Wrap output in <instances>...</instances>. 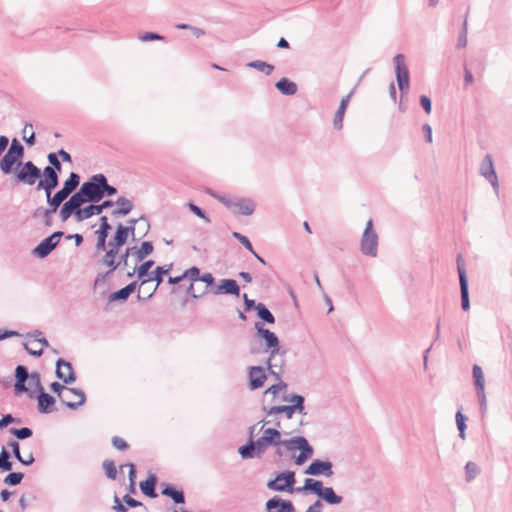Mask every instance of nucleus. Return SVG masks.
<instances>
[{
    "label": "nucleus",
    "mask_w": 512,
    "mask_h": 512,
    "mask_svg": "<svg viewBox=\"0 0 512 512\" xmlns=\"http://www.w3.org/2000/svg\"><path fill=\"white\" fill-rule=\"evenodd\" d=\"M270 421L261 420L249 427L248 442L239 447L243 459L261 458L269 446H284L281 432L277 428H265Z\"/></svg>",
    "instance_id": "f257e3e1"
},
{
    "label": "nucleus",
    "mask_w": 512,
    "mask_h": 512,
    "mask_svg": "<svg viewBox=\"0 0 512 512\" xmlns=\"http://www.w3.org/2000/svg\"><path fill=\"white\" fill-rule=\"evenodd\" d=\"M255 329L257 330V334L264 339L266 349L270 352L267 359L268 370L276 379H280L283 372L284 359H281L279 364L272 363L273 360H276V354L280 351L279 339L274 332L264 328L261 322L255 323Z\"/></svg>",
    "instance_id": "f03ea898"
},
{
    "label": "nucleus",
    "mask_w": 512,
    "mask_h": 512,
    "mask_svg": "<svg viewBox=\"0 0 512 512\" xmlns=\"http://www.w3.org/2000/svg\"><path fill=\"white\" fill-rule=\"evenodd\" d=\"M50 389L57 393L61 402L71 410H76L86 402V395L78 388H66L59 382H53Z\"/></svg>",
    "instance_id": "7ed1b4c3"
},
{
    "label": "nucleus",
    "mask_w": 512,
    "mask_h": 512,
    "mask_svg": "<svg viewBox=\"0 0 512 512\" xmlns=\"http://www.w3.org/2000/svg\"><path fill=\"white\" fill-rule=\"evenodd\" d=\"M24 156V147L17 138L12 139L10 147L6 154L0 160V169L4 174H10L13 171V166L18 165V162Z\"/></svg>",
    "instance_id": "20e7f679"
},
{
    "label": "nucleus",
    "mask_w": 512,
    "mask_h": 512,
    "mask_svg": "<svg viewBox=\"0 0 512 512\" xmlns=\"http://www.w3.org/2000/svg\"><path fill=\"white\" fill-rule=\"evenodd\" d=\"M42 176V171L32 161L18 162L15 178L18 183L34 185Z\"/></svg>",
    "instance_id": "39448f33"
},
{
    "label": "nucleus",
    "mask_w": 512,
    "mask_h": 512,
    "mask_svg": "<svg viewBox=\"0 0 512 512\" xmlns=\"http://www.w3.org/2000/svg\"><path fill=\"white\" fill-rule=\"evenodd\" d=\"M284 447L288 451H294L296 449L300 450V454L295 458V463L297 465L304 464L310 457H312L314 452L312 446L308 443L307 439L302 436L293 437L291 439L285 440Z\"/></svg>",
    "instance_id": "423d86ee"
},
{
    "label": "nucleus",
    "mask_w": 512,
    "mask_h": 512,
    "mask_svg": "<svg viewBox=\"0 0 512 512\" xmlns=\"http://www.w3.org/2000/svg\"><path fill=\"white\" fill-rule=\"evenodd\" d=\"M361 252L366 256L376 257L378 252V235L373 229V221L369 219L363 232L361 243Z\"/></svg>",
    "instance_id": "0eeeda50"
},
{
    "label": "nucleus",
    "mask_w": 512,
    "mask_h": 512,
    "mask_svg": "<svg viewBox=\"0 0 512 512\" xmlns=\"http://www.w3.org/2000/svg\"><path fill=\"white\" fill-rule=\"evenodd\" d=\"M393 60L399 90L402 95H406L409 92V71L405 64V57L403 54H397Z\"/></svg>",
    "instance_id": "6e6552de"
},
{
    "label": "nucleus",
    "mask_w": 512,
    "mask_h": 512,
    "mask_svg": "<svg viewBox=\"0 0 512 512\" xmlns=\"http://www.w3.org/2000/svg\"><path fill=\"white\" fill-rule=\"evenodd\" d=\"M63 235L62 231L52 233L33 249V254L39 258L47 257L56 248Z\"/></svg>",
    "instance_id": "1a4fd4ad"
},
{
    "label": "nucleus",
    "mask_w": 512,
    "mask_h": 512,
    "mask_svg": "<svg viewBox=\"0 0 512 512\" xmlns=\"http://www.w3.org/2000/svg\"><path fill=\"white\" fill-rule=\"evenodd\" d=\"M295 483V473L292 471H287L280 473L276 476L275 479L270 480L267 484V487L273 491H295L292 486Z\"/></svg>",
    "instance_id": "9d476101"
},
{
    "label": "nucleus",
    "mask_w": 512,
    "mask_h": 512,
    "mask_svg": "<svg viewBox=\"0 0 512 512\" xmlns=\"http://www.w3.org/2000/svg\"><path fill=\"white\" fill-rule=\"evenodd\" d=\"M100 174L93 175L88 181L81 185V189L87 196L89 203H97L103 199V193H101V181L99 180Z\"/></svg>",
    "instance_id": "9b49d317"
},
{
    "label": "nucleus",
    "mask_w": 512,
    "mask_h": 512,
    "mask_svg": "<svg viewBox=\"0 0 512 512\" xmlns=\"http://www.w3.org/2000/svg\"><path fill=\"white\" fill-rule=\"evenodd\" d=\"M460 256L457 259V270L459 275L460 282V293H461V306L464 311H468L470 309V300H469V289H468V279L466 275V269L463 264L460 263Z\"/></svg>",
    "instance_id": "f8f14e48"
},
{
    "label": "nucleus",
    "mask_w": 512,
    "mask_h": 512,
    "mask_svg": "<svg viewBox=\"0 0 512 512\" xmlns=\"http://www.w3.org/2000/svg\"><path fill=\"white\" fill-rule=\"evenodd\" d=\"M42 175L44 179L39 180L37 184V190H44V192H52L59 185L58 172L55 168L46 166L43 169Z\"/></svg>",
    "instance_id": "ddd939ff"
},
{
    "label": "nucleus",
    "mask_w": 512,
    "mask_h": 512,
    "mask_svg": "<svg viewBox=\"0 0 512 512\" xmlns=\"http://www.w3.org/2000/svg\"><path fill=\"white\" fill-rule=\"evenodd\" d=\"M479 172L497 191L499 188L498 177L494 168L493 158L490 154H487L482 160Z\"/></svg>",
    "instance_id": "4468645a"
},
{
    "label": "nucleus",
    "mask_w": 512,
    "mask_h": 512,
    "mask_svg": "<svg viewBox=\"0 0 512 512\" xmlns=\"http://www.w3.org/2000/svg\"><path fill=\"white\" fill-rule=\"evenodd\" d=\"M332 463L330 461H322L316 459L311 462V464L306 468L305 474L312 476L324 475L326 477H331L333 475Z\"/></svg>",
    "instance_id": "2eb2a0df"
},
{
    "label": "nucleus",
    "mask_w": 512,
    "mask_h": 512,
    "mask_svg": "<svg viewBox=\"0 0 512 512\" xmlns=\"http://www.w3.org/2000/svg\"><path fill=\"white\" fill-rule=\"evenodd\" d=\"M56 376L64 383L70 384L76 380L72 364L62 358L56 362Z\"/></svg>",
    "instance_id": "dca6fc26"
},
{
    "label": "nucleus",
    "mask_w": 512,
    "mask_h": 512,
    "mask_svg": "<svg viewBox=\"0 0 512 512\" xmlns=\"http://www.w3.org/2000/svg\"><path fill=\"white\" fill-rule=\"evenodd\" d=\"M104 251H105V254L102 256L100 263L103 266H106L109 268V270L103 276V277H106L117 270V264H115V262L117 260L118 254L120 252V248L112 246L111 244L108 243V247Z\"/></svg>",
    "instance_id": "f3484780"
},
{
    "label": "nucleus",
    "mask_w": 512,
    "mask_h": 512,
    "mask_svg": "<svg viewBox=\"0 0 512 512\" xmlns=\"http://www.w3.org/2000/svg\"><path fill=\"white\" fill-rule=\"evenodd\" d=\"M172 267V264H169V265H166V266H158L156 267V269L153 271V276L148 278V279H143L140 283V286H144L145 284H147L148 282L154 280L156 281V286L155 288L147 295L146 298H142L140 295H138V299L139 300H146V299H149L152 297V295L154 294V292L156 291L157 287L162 283L163 281V276L167 273H169L170 269Z\"/></svg>",
    "instance_id": "a211bd4d"
},
{
    "label": "nucleus",
    "mask_w": 512,
    "mask_h": 512,
    "mask_svg": "<svg viewBox=\"0 0 512 512\" xmlns=\"http://www.w3.org/2000/svg\"><path fill=\"white\" fill-rule=\"evenodd\" d=\"M211 293L215 295L228 294L238 297L240 295V287L234 279H222L219 285L211 289Z\"/></svg>",
    "instance_id": "6ab92c4d"
},
{
    "label": "nucleus",
    "mask_w": 512,
    "mask_h": 512,
    "mask_svg": "<svg viewBox=\"0 0 512 512\" xmlns=\"http://www.w3.org/2000/svg\"><path fill=\"white\" fill-rule=\"evenodd\" d=\"M249 388L251 390H256L261 388L264 385L266 380V373L263 367L261 366H251L249 368Z\"/></svg>",
    "instance_id": "aec40b11"
},
{
    "label": "nucleus",
    "mask_w": 512,
    "mask_h": 512,
    "mask_svg": "<svg viewBox=\"0 0 512 512\" xmlns=\"http://www.w3.org/2000/svg\"><path fill=\"white\" fill-rule=\"evenodd\" d=\"M266 510L268 512H294V506L291 501L275 496L266 502Z\"/></svg>",
    "instance_id": "412c9836"
},
{
    "label": "nucleus",
    "mask_w": 512,
    "mask_h": 512,
    "mask_svg": "<svg viewBox=\"0 0 512 512\" xmlns=\"http://www.w3.org/2000/svg\"><path fill=\"white\" fill-rule=\"evenodd\" d=\"M30 374L28 370L23 365H18L15 369V384L14 390L16 394H21L27 392L28 389L26 387V381L29 379Z\"/></svg>",
    "instance_id": "4be33fe9"
},
{
    "label": "nucleus",
    "mask_w": 512,
    "mask_h": 512,
    "mask_svg": "<svg viewBox=\"0 0 512 512\" xmlns=\"http://www.w3.org/2000/svg\"><path fill=\"white\" fill-rule=\"evenodd\" d=\"M85 203H89L84 191L80 188L77 192L73 193L70 198L65 201L60 209L70 210L75 208H82Z\"/></svg>",
    "instance_id": "5701e85b"
},
{
    "label": "nucleus",
    "mask_w": 512,
    "mask_h": 512,
    "mask_svg": "<svg viewBox=\"0 0 512 512\" xmlns=\"http://www.w3.org/2000/svg\"><path fill=\"white\" fill-rule=\"evenodd\" d=\"M38 411L48 414L55 411V399L44 390L39 391L38 395Z\"/></svg>",
    "instance_id": "b1692460"
},
{
    "label": "nucleus",
    "mask_w": 512,
    "mask_h": 512,
    "mask_svg": "<svg viewBox=\"0 0 512 512\" xmlns=\"http://www.w3.org/2000/svg\"><path fill=\"white\" fill-rule=\"evenodd\" d=\"M79 184L80 176L75 172H71L68 179L64 181L62 188L57 192L67 199L76 190Z\"/></svg>",
    "instance_id": "393cba45"
},
{
    "label": "nucleus",
    "mask_w": 512,
    "mask_h": 512,
    "mask_svg": "<svg viewBox=\"0 0 512 512\" xmlns=\"http://www.w3.org/2000/svg\"><path fill=\"white\" fill-rule=\"evenodd\" d=\"M354 90L355 89H353L348 95H346L344 98H342L340 105L335 113L333 125H334V128L337 130L342 129V127H343L344 114H345V111L349 104L350 98H351L352 94L354 93Z\"/></svg>",
    "instance_id": "a878e982"
},
{
    "label": "nucleus",
    "mask_w": 512,
    "mask_h": 512,
    "mask_svg": "<svg viewBox=\"0 0 512 512\" xmlns=\"http://www.w3.org/2000/svg\"><path fill=\"white\" fill-rule=\"evenodd\" d=\"M137 286L138 282L133 281L126 285L125 287L121 288L120 290L111 293L108 299L110 302L126 301L129 298V296L136 290Z\"/></svg>",
    "instance_id": "bb28decb"
},
{
    "label": "nucleus",
    "mask_w": 512,
    "mask_h": 512,
    "mask_svg": "<svg viewBox=\"0 0 512 512\" xmlns=\"http://www.w3.org/2000/svg\"><path fill=\"white\" fill-rule=\"evenodd\" d=\"M325 487L323 486L322 481L313 479V478H307L304 482L303 487H298L295 489L296 492H302V491H310L314 494H316L318 497L322 494Z\"/></svg>",
    "instance_id": "cd10ccee"
},
{
    "label": "nucleus",
    "mask_w": 512,
    "mask_h": 512,
    "mask_svg": "<svg viewBox=\"0 0 512 512\" xmlns=\"http://www.w3.org/2000/svg\"><path fill=\"white\" fill-rule=\"evenodd\" d=\"M232 210L234 213L249 216V215L253 214V212L255 210V204L251 200L241 199L238 201H234Z\"/></svg>",
    "instance_id": "c85d7f7f"
},
{
    "label": "nucleus",
    "mask_w": 512,
    "mask_h": 512,
    "mask_svg": "<svg viewBox=\"0 0 512 512\" xmlns=\"http://www.w3.org/2000/svg\"><path fill=\"white\" fill-rule=\"evenodd\" d=\"M132 256L135 257L137 262L143 261L147 256H149L153 250V244L150 241L142 242L140 247L133 246Z\"/></svg>",
    "instance_id": "c756f323"
},
{
    "label": "nucleus",
    "mask_w": 512,
    "mask_h": 512,
    "mask_svg": "<svg viewBox=\"0 0 512 512\" xmlns=\"http://www.w3.org/2000/svg\"><path fill=\"white\" fill-rule=\"evenodd\" d=\"M45 194L47 204L49 205V208L46 209V214H54L60 205L64 203L66 198L58 192H56L54 195H52V192H45Z\"/></svg>",
    "instance_id": "7c9ffc66"
},
{
    "label": "nucleus",
    "mask_w": 512,
    "mask_h": 512,
    "mask_svg": "<svg viewBox=\"0 0 512 512\" xmlns=\"http://www.w3.org/2000/svg\"><path fill=\"white\" fill-rule=\"evenodd\" d=\"M263 411L266 412L268 416L276 415V414H284L287 419H291L296 411L292 408L291 405H279L266 407L263 406Z\"/></svg>",
    "instance_id": "2f4dec72"
},
{
    "label": "nucleus",
    "mask_w": 512,
    "mask_h": 512,
    "mask_svg": "<svg viewBox=\"0 0 512 512\" xmlns=\"http://www.w3.org/2000/svg\"><path fill=\"white\" fill-rule=\"evenodd\" d=\"M71 216H73L74 220L78 223L87 219L82 208L70 210L60 209L59 218L62 222H66Z\"/></svg>",
    "instance_id": "473e14b6"
},
{
    "label": "nucleus",
    "mask_w": 512,
    "mask_h": 512,
    "mask_svg": "<svg viewBox=\"0 0 512 512\" xmlns=\"http://www.w3.org/2000/svg\"><path fill=\"white\" fill-rule=\"evenodd\" d=\"M275 87L286 96H291L296 94L297 92V84L295 82L290 81L287 78H282L278 82H276Z\"/></svg>",
    "instance_id": "72a5a7b5"
},
{
    "label": "nucleus",
    "mask_w": 512,
    "mask_h": 512,
    "mask_svg": "<svg viewBox=\"0 0 512 512\" xmlns=\"http://www.w3.org/2000/svg\"><path fill=\"white\" fill-rule=\"evenodd\" d=\"M157 482V477L155 475H150L145 481L140 483V489L143 494L150 498L157 497V493L155 491V486Z\"/></svg>",
    "instance_id": "f704fd0d"
},
{
    "label": "nucleus",
    "mask_w": 512,
    "mask_h": 512,
    "mask_svg": "<svg viewBox=\"0 0 512 512\" xmlns=\"http://www.w3.org/2000/svg\"><path fill=\"white\" fill-rule=\"evenodd\" d=\"M116 204L119 205V208L112 212V215L115 217L126 216L133 209L132 202L126 197H119L116 201Z\"/></svg>",
    "instance_id": "c9c22d12"
},
{
    "label": "nucleus",
    "mask_w": 512,
    "mask_h": 512,
    "mask_svg": "<svg viewBox=\"0 0 512 512\" xmlns=\"http://www.w3.org/2000/svg\"><path fill=\"white\" fill-rule=\"evenodd\" d=\"M127 230L122 224H119L116 228L114 237L108 242L112 246L121 248L127 242Z\"/></svg>",
    "instance_id": "e433bc0d"
},
{
    "label": "nucleus",
    "mask_w": 512,
    "mask_h": 512,
    "mask_svg": "<svg viewBox=\"0 0 512 512\" xmlns=\"http://www.w3.org/2000/svg\"><path fill=\"white\" fill-rule=\"evenodd\" d=\"M8 446L11 448L14 457L23 465L29 466L34 463L35 458L32 453L29 454V460H24L20 453V445L17 441L12 440L8 443Z\"/></svg>",
    "instance_id": "4c0bfd02"
},
{
    "label": "nucleus",
    "mask_w": 512,
    "mask_h": 512,
    "mask_svg": "<svg viewBox=\"0 0 512 512\" xmlns=\"http://www.w3.org/2000/svg\"><path fill=\"white\" fill-rule=\"evenodd\" d=\"M330 505L340 504L343 498L337 495L332 487H325L322 494L319 497Z\"/></svg>",
    "instance_id": "58836bf2"
},
{
    "label": "nucleus",
    "mask_w": 512,
    "mask_h": 512,
    "mask_svg": "<svg viewBox=\"0 0 512 512\" xmlns=\"http://www.w3.org/2000/svg\"><path fill=\"white\" fill-rule=\"evenodd\" d=\"M162 494L172 498V500L176 504H183L185 502L183 491L176 490L174 487L170 485H165V487L162 490Z\"/></svg>",
    "instance_id": "ea45409f"
},
{
    "label": "nucleus",
    "mask_w": 512,
    "mask_h": 512,
    "mask_svg": "<svg viewBox=\"0 0 512 512\" xmlns=\"http://www.w3.org/2000/svg\"><path fill=\"white\" fill-rule=\"evenodd\" d=\"M472 373L476 391H485V379L481 367L474 365Z\"/></svg>",
    "instance_id": "a19ab883"
},
{
    "label": "nucleus",
    "mask_w": 512,
    "mask_h": 512,
    "mask_svg": "<svg viewBox=\"0 0 512 512\" xmlns=\"http://www.w3.org/2000/svg\"><path fill=\"white\" fill-rule=\"evenodd\" d=\"M285 400L292 402L291 406L296 412H298L300 414H304V415L306 414V412L304 411L305 410V406H304L305 399L302 395L293 394L289 398L286 397Z\"/></svg>",
    "instance_id": "79ce46f5"
},
{
    "label": "nucleus",
    "mask_w": 512,
    "mask_h": 512,
    "mask_svg": "<svg viewBox=\"0 0 512 512\" xmlns=\"http://www.w3.org/2000/svg\"><path fill=\"white\" fill-rule=\"evenodd\" d=\"M257 315L260 319L265 321L266 323L273 324L275 323L274 315L269 311V309L263 304L258 303L256 306Z\"/></svg>",
    "instance_id": "37998d69"
},
{
    "label": "nucleus",
    "mask_w": 512,
    "mask_h": 512,
    "mask_svg": "<svg viewBox=\"0 0 512 512\" xmlns=\"http://www.w3.org/2000/svg\"><path fill=\"white\" fill-rule=\"evenodd\" d=\"M247 66L257 69L258 71L264 72L266 75H270L274 70L273 65L260 60L249 62Z\"/></svg>",
    "instance_id": "c03bdc74"
},
{
    "label": "nucleus",
    "mask_w": 512,
    "mask_h": 512,
    "mask_svg": "<svg viewBox=\"0 0 512 512\" xmlns=\"http://www.w3.org/2000/svg\"><path fill=\"white\" fill-rule=\"evenodd\" d=\"M456 418V425L459 431V437L464 440L466 438L465 430L467 428L466 426V420L467 418L462 414L460 410L456 412L455 415Z\"/></svg>",
    "instance_id": "a18cd8bd"
},
{
    "label": "nucleus",
    "mask_w": 512,
    "mask_h": 512,
    "mask_svg": "<svg viewBox=\"0 0 512 512\" xmlns=\"http://www.w3.org/2000/svg\"><path fill=\"white\" fill-rule=\"evenodd\" d=\"M201 282H204L206 284V287L205 289L201 292V295H205V294H208V293H211V289H214L217 285H215V278L214 276L207 272V273H204L200 280Z\"/></svg>",
    "instance_id": "49530a36"
},
{
    "label": "nucleus",
    "mask_w": 512,
    "mask_h": 512,
    "mask_svg": "<svg viewBox=\"0 0 512 512\" xmlns=\"http://www.w3.org/2000/svg\"><path fill=\"white\" fill-rule=\"evenodd\" d=\"M99 180L101 181V193L104 196H113L117 193V189L114 186H111L107 182V178L104 174H100Z\"/></svg>",
    "instance_id": "de8ad7c7"
},
{
    "label": "nucleus",
    "mask_w": 512,
    "mask_h": 512,
    "mask_svg": "<svg viewBox=\"0 0 512 512\" xmlns=\"http://www.w3.org/2000/svg\"><path fill=\"white\" fill-rule=\"evenodd\" d=\"M479 474V467L475 462L469 461L465 465L466 481L470 482Z\"/></svg>",
    "instance_id": "09e8293b"
},
{
    "label": "nucleus",
    "mask_w": 512,
    "mask_h": 512,
    "mask_svg": "<svg viewBox=\"0 0 512 512\" xmlns=\"http://www.w3.org/2000/svg\"><path fill=\"white\" fill-rule=\"evenodd\" d=\"M9 459H10V454L3 447L2 451L0 452V470L1 471L6 472V471H10L12 469V462Z\"/></svg>",
    "instance_id": "8fccbe9b"
},
{
    "label": "nucleus",
    "mask_w": 512,
    "mask_h": 512,
    "mask_svg": "<svg viewBox=\"0 0 512 512\" xmlns=\"http://www.w3.org/2000/svg\"><path fill=\"white\" fill-rule=\"evenodd\" d=\"M9 433L15 436L19 440H24L33 435V431L28 427L23 428H10Z\"/></svg>",
    "instance_id": "3c124183"
},
{
    "label": "nucleus",
    "mask_w": 512,
    "mask_h": 512,
    "mask_svg": "<svg viewBox=\"0 0 512 512\" xmlns=\"http://www.w3.org/2000/svg\"><path fill=\"white\" fill-rule=\"evenodd\" d=\"M132 251L133 249H131V247H127L123 253L118 254L115 262V264H117V269L121 267L125 268L128 265V258L129 256H132Z\"/></svg>",
    "instance_id": "603ef678"
},
{
    "label": "nucleus",
    "mask_w": 512,
    "mask_h": 512,
    "mask_svg": "<svg viewBox=\"0 0 512 512\" xmlns=\"http://www.w3.org/2000/svg\"><path fill=\"white\" fill-rule=\"evenodd\" d=\"M24 474L21 472H11L4 478V483L10 486H16L21 483Z\"/></svg>",
    "instance_id": "864d4df0"
},
{
    "label": "nucleus",
    "mask_w": 512,
    "mask_h": 512,
    "mask_svg": "<svg viewBox=\"0 0 512 512\" xmlns=\"http://www.w3.org/2000/svg\"><path fill=\"white\" fill-rule=\"evenodd\" d=\"M153 265V260H147L144 263H142L139 267H134V272H137L138 278L142 279L148 274V271L152 268Z\"/></svg>",
    "instance_id": "5fc2aeb1"
},
{
    "label": "nucleus",
    "mask_w": 512,
    "mask_h": 512,
    "mask_svg": "<svg viewBox=\"0 0 512 512\" xmlns=\"http://www.w3.org/2000/svg\"><path fill=\"white\" fill-rule=\"evenodd\" d=\"M103 468L105 470L106 476L109 479L115 480L117 476V470L114 461L112 460H105L103 462Z\"/></svg>",
    "instance_id": "6e6d98bb"
},
{
    "label": "nucleus",
    "mask_w": 512,
    "mask_h": 512,
    "mask_svg": "<svg viewBox=\"0 0 512 512\" xmlns=\"http://www.w3.org/2000/svg\"><path fill=\"white\" fill-rule=\"evenodd\" d=\"M95 234L97 235V242L95 245L96 251L99 252V251L106 250V248L108 247V243H107L108 234L103 233V232H96V231H95Z\"/></svg>",
    "instance_id": "4d7b16f0"
},
{
    "label": "nucleus",
    "mask_w": 512,
    "mask_h": 512,
    "mask_svg": "<svg viewBox=\"0 0 512 512\" xmlns=\"http://www.w3.org/2000/svg\"><path fill=\"white\" fill-rule=\"evenodd\" d=\"M202 275H200V269L196 266H193L187 269L182 277L189 278L191 282L199 281Z\"/></svg>",
    "instance_id": "13d9d810"
},
{
    "label": "nucleus",
    "mask_w": 512,
    "mask_h": 512,
    "mask_svg": "<svg viewBox=\"0 0 512 512\" xmlns=\"http://www.w3.org/2000/svg\"><path fill=\"white\" fill-rule=\"evenodd\" d=\"M467 46V21L465 20L458 36L457 48L462 49Z\"/></svg>",
    "instance_id": "bf43d9fd"
},
{
    "label": "nucleus",
    "mask_w": 512,
    "mask_h": 512,
    "mask_svg": "<svg viewBox=\"0 0 512 512\" xmlns=\"http://www.w3.org/2000/svg\"><path fill=\"white\" fill-rule=\"evenodd\" d=\"M128 223H129V225H133L134 227L136 226V224H144L143 236H145L150 229L149 220L144 215H142L141 217H139L137 219H130L128 221Z\"/></svg>",
    "instance_id": "052dcab7"
},
{
    "label": "nucleus",
    "mask_w": 512,
    "mask_h": 512,
    "mask_svg": "<svg viewBox=\"0 0 512 512\" xmlns=\"http://www.w3.org/2000/svg\"><path fill=\"white\" fill-rule=\"evenodd\" d=\"M188 207L191 212H193L196 216L205 220V222H207V223L211 222V219L207 216L206 212L203 209H201L199 206H197L193 203H189Z\"/></svg>",
    "instance_id": "680f3d73"
},
{
    "label": "nucleus",
    "mask_w": 512,
    "mask_h": 512,
    "mask_svg": "<svg viewBox=\"0 0 512 512\" xmlns=\"http://www.w3.org/2000/svg\"><path fill=\"white\" fill-rule=\"evenodd\" d=\"M209 195H211L213 198L217 199L219 202L224 204L227 208L232 209L234 205V201L228 199L226 196L220 195L216 192H213L211 190L208 191Z\"/></svg>",
    "instance_id": "e2e57ef3"
},
{
    "label": "nucleus",
    "mask_w": 512,
    "mask_h": 512,
    "mask_svg": "<svg viewBox=\"0 0 512 512\" xmlns=\"http://www.w3.org/2000/svg\"><path fill=\"white\" fill-rule=\"evenodd\" d=\"M47 159L50 163V168H55V171L61 172L62 164L58 159V155L56 153H49Z\"/></svg>",
    "instance_id": "0e129e2a"
},
{
    "label": "nucleus",
    "mask_w": 512,
    "mask_h": 512,
    "mask_svg": "<svg viewBox=\"0 0 512 512\" xmlns=\"http://www.w3.org/2000/svg\"><path fill=\"white\" fill-rule=\"evenodd\" d=\"M21 423V419L14 418L11 414H6L0 419V429L6 428L10 423Z\"/></svg>",
    "instance_id": "69168bd1"
},
{
    "label": "nucleus",
    "mask_w": 512,
    "mask_h": 512,
    "mask_svg": "<svg viewBox=\"0 0 512 512\" xmlns=\"http://www.w3.org/2000/svg\"><path fill=\"white\" fill-rule=\"evenodd\" d=\"M29 384L34 385L39 391L44 390L41 384L40 374L38 372H32L29 376Z\"/></svg>",
    "instance_id": "338daca9"
},
{
    "label": "nucleus",
    "mask_w": 512,
    "mask_h": 512,
    "mask_svg": "<svg viewBox=\"0 0 512 512\" xmlns=\"http://www.w3.org/2000/svg\"><path fill=\"white\" fill-rule=\"evenodd\" d=\"M112 445L116 449L122 450V451L128 449V447H129L128 443L124 439H122L121 437H118V436H114L112 438Z\"/></svg>",
    "instance_id": "774afa93"
}]
</instances>
